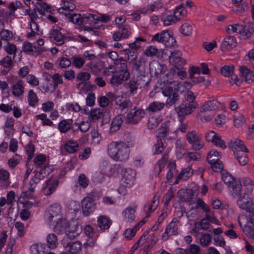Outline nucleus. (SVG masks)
Returning <instances> with one entry per match:
<instances>
[{"instance_id": "obj_1", "label": "nucleus", "mask_w": 254, "mask_h": 254, "mask_svg": "<svg viewBox=\"0 0 254 254\" xmlns=\"http://www.w3.org/2000/svg\"><path fill=\"white\" fill-rule=\"evenodd\" d=\"M129 144L122 141H112L108 146L107 152L113 160L117 161L127 160L129 155Z\"/></svg>"}, {"instance_id": "obj_2", "label": "nucleus", "mask_w": 254, "mask_h": 254, "mask_svg": "<svg viewBox=\"0 0 254 254\" xmlns=\"http://www.w3.org/2000/svg\"><path fill=\"white\" fill-rule=\"evenodd\" d=\"M181 83H177L172 86L165 87L162 90V94L164 96L168 97L166 102L167 106H171L175 104L179 100V90Z\"/></svg>"}, {"instance_id": "obj_3", "label": "nucleus", "mask_w": 254, "mask_h": 254, "mask_svg": "<svg viewBox=\"0 0 254 254\" xmlns=\"http://www.w3.org/2000/svg\"><path fill=\"white\" fill-rule=\"evenodd\" d=\"M151 42L162 43L167 47H173L176 43L172 32L169 30H163L156 34L152 37Z\"/></svg>"}, {"instance_id": "obj_4", "label": "nucleus", "mask_w": 254, "mask_h": 254, "mask_svg": "<svg viewBox=\"0 0 254 254\" xmlns=\"http://www.w3.org/2000/svg\"><path fill=\"white\" fill-rule=\"evenodd\" d=\"M62 207L59 204L54 203L51 205L44 215L45 221L51 224L52 222H57L62 219Z\"/></svg>"}, {"instance_id": "obj_5", "label": "nucleus", "mask_w": 254, "mask_h": 254, "mask_svg": "<svg viewBox=\"0 0 254 254\" xmlns=\"http://www.w3.org/2000/svg\"><path fill=\"white\" fill-rule=\"evenodd\" d=\"M145 112L142 109H137V107L130 109L129 112L127 115L126 122L132 124H137L144 116Z\"/></svg>"}, {"instance_id": "obj_6", "label": "nucleus", "mask_w": 254, "mask_h": 254, "mask_svg": "<svg viewBox=\"0 0 254 254\" xmlns=\"http://www.w3.org/2000/svg\"><path fill=\"white\" fill-rule=\"evenodd\" d=\"M81 206L83 215L88 216L95 209L96 203L91 196L87 195L82 199Z\"/></svg>"}, {"instance_id": "obj_7", "label": "nucleus", "mask_w": 254, "mask_h": 254, "mask_svg": "<svg viewBox=\"0 0 254 254\" xmlns=\"http://www.w3.org/2000/svg\"><path fill=\"white\" fill-rule=\"evenodd\" d=\"M197 106V103H183L181 104L176 108L180 120L183 119L186 116L191 114Z\"/></svg>"}, {"instance_id": "obj_8", "label": "nucleus", "mask_w": 254, "mask_h": 254, "mask_svg": "<svg viewBox=\"0 0 254 254\" xmlns=\"http://www.w3.org/2000/svg\"><path fill=\"white\" fill-rule=\"evenodd\" d=\"M179 220L177 218H174L172 221L167 226L165 232L162 235V239L167 241L169 238L173 235L178 234Z\"/></svg>"}, {"instance_id": "obj_9", "label": "nucleus", "mask_w": 254, "mask_h": 254, "mask_svg": "<svg viewBox=\"0 0 254 254\" xmlns=\"http://www.w3.org/2000/svg\"><path fill=\"white\" fill-rule=\"evenodd\" d=\"M136 172L131 169H124L122 170V183L125 187H131L134 183Z\"/></svg>"}, {"instance_id": "obj_10", "label": "nucleus", "mask_w": 254, "mask_h": 254, "mask_svg": "<svg viewBox=\"0 0 254 254\" xmlns=\"http://www.w3.org/2000/svg\"><path fill=\"white\" fill-rule=\"evenodd\" d=\"M244 195L240 196L237 200L239 207L247 212H251L254 209L253 203L247 192H243Z\"/></svg>"}, {"instance_id": "obj_11", "label": "nucleus", "mask_w": 254, "mask_h": 254, "mask_svg": "<svg viewBox=\"0 0 254 254\" xmlns=\"http://www.w3.org/2000/svg\"><path fill=\"white\" fill-rule=\"evenodd\" d=\"M84 17L87 19H89L90 24L92 23L94 24V28L95 29L99 28V26L95 25V24H96L98 21H102L106 23L108 22L111 18L109 15L104 14H99L97 15L88 13L84 14Z\"/></svg>"}, {"instance_id": "obj_12", "label": "nucleus", "mask_w": 254, "mask_h": 254, "mask_svg": "<svg viewBox=\"0 0 254 254\" xmlns=\"http://www.w3.org/2000/svg\"><path fill=\"white\" fill-rule=\"evenodd\" d=\"M237 45V42L236 38L231 36H228L222 42L220 49L223 52H227L235 48Z\"/></svg>"}, {"instance_id": "obj_13", "label": "nucleus", "mask_w": 254, "mask_h": 254, "mask_svg": "<svg viewBox=\"0 0 254 254\" xmlns=\"http://www.w3.org/2000/svg\"><path fill=\"white\" fill-rule=\"evenodd\" d=\"M59 184L57 180L50 178L45 182V186L43 187V191L44 194L49 195L55 191Z\"/></svg>"}, {"instance_id": "obj_14", "label": "nucleus", "mask_w": 254, "mask_h": 254, "mask_svg": "<svg viewBox=\"0 0 254 254\" xmlns=\"http://www.w3.org/2000/svg\"><path fill=\"white\" fill-rule=\"evenodd\" d=\"M70 226L66 220L61 219L59 221L56 223L54 227V231L58 234L65 233L68 234V231Z\"/></svg>"}, {"instance_id": "obj_15", "label": "nucleus", "mask_w": 254, "mask_h": 254, "mask_svg": "<svg viewBox=\"0 0 254 254\" xmlns=\"http://www.w3.org/2000/svg\"><path fill=\"white\" fill-rule=\"evenodd\" d=\"M182 53L179 51H174L171 53L169 56L170 61L172 62L175 65L182 66L186 64V61L181 58Z\"/></svg>"}, {"instance_id": "obj_16", "label": "nucleus", "mask_w": 254, "mask_h": 254, "mask_svg": "<svg viewBox=\"0 0 254 254\" xmlns=\"http://www.w3.org/2000/svg\"><path fill=\"white\" fill-rule=\"evenodd\" d=\"M49 38L53 39L58 46H61L64 43V36L58 29L51 30L49 33Z\"/></svg>"}, {"instance_id": "obj_17", "label": "nucleus", "mask_w": 254, "mask_h": 254, "mask_svg": "<svg viewBox=\"0 0 254 254\" xmlns=\"http://www.w3.org/2000/svg\"><path fill=\"white\" fill-rule=\"evenodd\" d=\"M68 19L69 21L78 25H80L82 23L90 24L89 19H87L84 17V14L81 16L80 14L71 13L70 15H68Z\"/></svg>"}, {"instance_id": "obj_18", "label": "nucleus", "mask_w": 254, "mask_h": 254, "mask_svg": "<svg viewBox=\"0 0 254 254\" xmlns=\"http://www.w3.org/2000/svg\"><path fill=\"white\" fill-rule=\"evenodd\" d=\"M145 64L146 61L144 58L140 57L134 62L133 69L138 71L140 72V75H142L144 77L145 73Z\"/></svg>"}, {"instance_id": "obj_19", "label": "nucleus", "mask_w": 254, "mask_h": 254, "mask_svg": "<svg viewBox=\"0 0 254 254\" xmlns=\"http://www.w3.org/2000/svg\"><path fill=\"white\" fill-rule=\"evenodd\" d=\"M66 251L72 254H76L81 250L82 244L79 241L67 243L64 246Z\"/></svg>"}, {"instance_id": "obj_20", "label": "nucleus", "mask_w": 254, "mask_h": 254, "mask_svg": "<svg viewBox=\"0 0 254 254\" xmlns=\"http://www.w3.org/2000/svg\"><path fill=\"white\" fill-rule=\"evenodd\" d=\"M164 51V50L162 49H158L155 46H150L146 48L144 51V54L148 57L156 56L157 57H162Z\"/></svg>"}, {"instance_id": "obj_21", "label": "nucleus", "mask_w": 254, "mask_h": 254, "mask_svg": "<svg viewBox=\"0 0 254 254\" xmlns=\"http://www.w3.org/2000/svg\"><path fill=\"white\" fill-rule=\"evenodd\" d=\"M82 227L80 225L78 224H73L70 226V228L69 227L66 236L69 239H74L82 232Z\"/></svg>"}, {"instance_id": "obj_22", "label": "nucleus", "mask_w": 254, "mask_h": 254, "mask_svg": "<svg viewBox=\"0 0 254 254\" xmlns=\"http://www.w3.org/2000/svg\"><path fill=\"white\" fill-rule=\"evenodd\" d=\"M135 210L131 207H129L125 209L123 212V215L125 221L131 223L135 219Z\"/></svg>"}, {"instance_id": "obj_23", "label": "nucleus", "mask_w": 254, "mask_h": 254, "mask_svg": "<svg viewBox=\"0 0 254 254\" xmlns=\"http://www.w3.org/2000/svg\"><path fill=\"white\" fill-rule=\"evenodd\" d=\"M111 220L105 216H100L98 219V225L101 230H106L109 228L111 225Z\"/></svg>"}, {"instance_id": "obj_24", "label": "nucleus", "mask_w": 254, "mask_h": 254, "mask_svg": "<svg viewBox=\"0 0 254 254\" xmlns=\"http://www.w3.org/2000/svg\"><path fill=\"white\" fill-rule=\"evenodd\" d=\"M165 106V103L159 101H154L150 103L146 108L148 112L154 113L161 111Z\"/></svg>"}, {"instance_id": "obj_25", "label": "nucleus", "mask_w": 254, "mask_h": 254, "mask_svg": "<svg viewBox=\"0 0 254 254\" xmlns=\"http://www.w3.org/2000/svg\"><path fill=\"white\" fill-rule=\"evenodd\" d=\"M220 103L216 100H211L207 102L202 106L200 112L214 110L218 108Z\"/></svg>"}, {"instance_id": "obj_26", "label": "nucleus", "mask_w": 254, "mask_h": 254, "mask_svg": "<svg viewBox=\"0 0 254 254\" xmlns=\"http://www.w3.org/2000/svg\"><path fill=\"white\" fill-rule=\"evenodd\" d=\"M166 146L165 140H162V138L157 139V142L153 146V154H159L161 153Z\"/></svg>"}, {"instance_id": "obj_27", "label": "nucleus", "mask_w": 254, "mask_h": 254, "mask_svg": "<svg viewBox=\"0 0 254 254\" xmlns=\"http://www.w3.org/2000/svg\"><path fill=\"white\" fill-rule=\"evenodd\" d=\"M12 94L15 96H19L24 92L23 83L21 80H19L12 86Z\"/></svg>"}, {"instance_id": "obj_28", "label": "nucleus", "mask_w": 254, "mask_h": 254, "mask_svg": "<svg viewBox=\"0 0 254 254\" xmlns=\"http://www.w3.org/2000/svg\"><path fill=\"white\" fill-rule=\"evenodd\" d=\"M123 118L122 116H118L113 119L110 127L111 132H115L120 129L123 122Z\"/></svg>"}, {"instance_id": "obj_29", "label": "nucleus", "mask_w": 254, "mask_h": 254, "mask_svg": "<svg viewBox=\"0 0 254 254\" xmlns=\"http://www.w3.org/2000/svg\"><path fill=\"white\" fill-rule=\"evenodd\" d=\"M168 159V152H165L162 158L158 161L154 167L156 172L159 174L162 168H163L167 162Z\"/></svg>"}, {"instance_id": "obj_30", "label": "nucleus", "mask_w": 254, "mask_h": 254, "mask_svg": "<svg viewBox=\"0 0 254 254\" xmlns=\"http://www.w3.org/2000/svg\"><path fill=\"white\" fill-rule=\"evenodd\" d=\"M46 241L48 247L51 249L57 248L58 245L57 237L53 233L50 234L47 236Z\"/></svg>"}, {"instance_id": "obj_31", "label": "nucleus", "mask_w": 254, "mask_h": 254, "mask_svg": "<svg viewBox=\"0 0 254 254\" xmlns=\"http://www.w3.org/2000/svg\"><path fill=\"white\" fill-rule=\"evenodd\" d=\"M244 29L242 30V35L245 38H248L254 32V23L249 22L245 26H243Z\"/></svg>"}, {"instance_id": "obj_32", "label": "nucleus", "mask_w": 254, "mask_h": 254, "mask_svg": "<svg viewBox=\"0 0 254 254\" xmlns=\"http://www.w3.org/2000/svg\"><path fill=\"white\" fill-rule=\"evenodd\" d=\"M168 124L169 123L167 122L164 123L157 130L158 134V137L159 138H162V140H165L164 138L167 136L169 132V127Z\"/></svg>"}, {"instance_id": "obj_33", "label": "nucleus", "mask_w": 254, "mask_h": 254, "mask_svg": "<svg viewBox=\"0 0 254 254\" xmlns=\"http://www.w3.org/2000/svg\"><path fill=\"white\" fill-rule=\"evenodd\" d=\"M247 153L236 151V153H234L240 165L244 166L248 163V158Z\"/></svg>"}, {"instance_id": "obj_34", "label": "nucleus", "mask_w": 254, "mask_h": 254, "mask_svg": "<svg viewBox=\"0 0 254 254\" xmlns=\"http://www.w3.org/2000/svg\"><path fill=\"white\" fill-rule=\"evenodd\" d=\"M164 68V65L157 62L153 63L150 66L151 71L154 72L155 75H159L163 73Z\"/></svg>"}, {"instance_id": "obj_35", "label": "nucleus", "mask_w": 254, "mask_h": 254, "mask_svg": "<svg viewBox=\"0 0 254 254\" xmlns=\"http://www.w3.org/2000/svg\"><path fill=\"white\" fill-rule=\"evenodd\" d=\"M231 187L233 188V190L234 194L238 196L239 197L244 195L243 192L247 191L246 190H244L243 188L242 185L240 182H236L232 185Z\"/></svg>"}, {"instance_id": "obj_36", "label": "nucleus", "mask_w": 254, "mask_h": 254, "mask_svg": "<svg viewBox=\"0 0 254 254\" xmlns=\"http://www.w3.org/2000/svg\"><path fill=\"white\" fill-rule=\"evenodd\" d=\"M231 147L234 153H236V151H238L239 148H242L243 150H247V147L244 144L243 142L239 139H236L234 141L231 142Z\"/></svg>"}, {"instance_id": "obj_37", "label": "nucleus", "mask_w": 254, "mask_h": 254, "mask_svg": "<svg viewBox=\"0 0 254 254\" xmlns=\"http://www.w3.org/2000/svg\"><path fill=\"white\" fill-rule=\"evenodd\" d=\"M78 148V144L75 142L71 141H69L64 145L65 151L70 153H73L77 151Z\"/></svg>"}, {"instance_id": "obj_38", "label": "nucleus", "mask_w": 254, "mask_h": 254, "mask_svg": "<svg viewBox=\"0 0 254 254\" xmlns=\"http://www.w3.org/2000/svg\"><path fill=\"white\" fill-rule=\"evenodd\" d=\"M222 178L225 184L231 187L236 181L235 178L228 173H223L222 174Z\"/></svg>"}, {"instance_id": "obj_39", "label": "nucleus", "mask_w": 254, "mask_h": 254, "mask_svg": "<svg viewBox=\"0 0 254 254\" xmlns=\"http://www.w3.org/2000/svg\"><path fill=\"white\" fill-rule=\"evenodd\" d=\"M120 74L123 75V78L127 80L130 76V73L127 68V65L125 63H120L119 67Z\"/></svg>"}, {"instance_id": "obj_40", "label": "nucleus", "mask_w": 254, "mask_h": 254, "mask_svg": "<svg viewBox=\"0 0 254 254\" xmlns=\"http://www.w3.org/2000/svg\"><path fill=\"white\" fill-rule=\"evenodd\" d=\"M0 64L6 69H10L12 66L11 58L7 56L0 61Z\"/></svg>"}, {"instance_id": "obj_41", "label": "nucleus", "mask_w": 254, "mask_h": 254, "mask_svg": "<svg viewBox=\"0 0 254 254\" xmlns=\"http://www.w3.org/2000/svg\"><path fill=\"white\" fill-rule=\"evenodd\" d=\"M160 121V118L157 117L152 116L149 118L148 121V128L152 129L156 127L159 125Z\"/></svg>"}, {"instance_id": "obj_42", "label": "nucleus", "mask_w": 254, "mask_h": 254, "mask_svg": "<svg viewBox=\"0 0 254 254\" xmlns=\"http://www.w3.org/2000/svg\"><path fill=\"white\" fill-rule=\"evenodd\" d=\"M122 77H123V75L121 74L113 75L110 80L111 84L113 86H117L121 84L123 81L126 80L125 78Z\"/></svg>"}, {"instance_id": "obj_43", "label": "nucleus", "mask_w": 254, "mask_h": 254, "mask_svg": "<svg viewBox=\"0 0 254 254\" xmlns=\"http://www.w3.org/2000/svg\"><path fill=\"white\" fill-rule=\"evenodd\" d=\"M211 239L212 238L210 234H202L199 238L200 244L203 247H206L210 243Z\"/></svg>"}, {"instance_id": "obj_44", "label": "nucleus", "mask_w": 254, "mask_h": 254, "mask_svg": "<svg viewBox=\"0 0 254 254\" xmlns=\"http://www.w3.org/2000/svg\"><path fill=\"white\" fill-rule=\"evenodd\" d=\"M192 26L189 23H186L181 27V32L185 36H189L192 33Z\"/></svg>"}, {"instance_id": "obj_45", "label": "nucleus", "mask_w": 254, "mask_h": 254, "mask_svg": "<svg viewBox=\"0 0 254 254\" xmlns=\"http://www.w3.org/2000/svg\"><path fill=\"white\" fill-rule=\"evenodd\" d=\"M43 249L44 247L42 245L34 244L30 248L32 254H45Z\"/></svg>"}, {"instance_id": "obj_46", "label": "nucleus", "mask_w": 254, "mask_h": 254, "mask_svg": "<svg viewBox=\"0 0 254 254\" xmlns=\"http://www.w3.org/2000/svg\"><path fill=\"white\" fill-rule=\"evenodd\" d=\"M138 81V80L131 79L127 83L130 94H134V92L137 89L138 86L140 84Z\"/></svg>"}, {"instance_id": "obj_47", "label": "nucleus", "mask_w": 254, "mask_h": 254, "mask_svg": "<svg viewBox=\"0 0 254 254\" xmlns=\"http://www.w3.org/2000/svg\"><path fill=\"white\" fill-rule=\"evenodd\" d=\"M28 99L29 105L32 107L35 106L38 102L36 95L32 90L29 91Z\"/></svg>"}, {"instance_id": "obj_48", "label": "nucleus", "mask_w": 254, "mask_h": 254, "mask_svg": "<svg viewBox=\"0 0 254 254\" xmlns=\"http://www.w3.org/2000/svg\"><path fill=\"white\" fill-rule=\"evenodd\" d=\"M23 51L25 53L31 54L33 52H37V49L36 47L33 46L30 42H25L23 45Z\"/></svg>"}, {"instance_id": "obj_49", "label": "nucleus", "mask_w": 254, "mask_h": 254, "mask_svg": "<svg viewBox=\"0 0 254 254\" xmlns=\"http://www.w3.org/2000/svg\"><path fill=\"white\" fill-rule=\"evenodd\" d=\"M234 68L233 65H224L221 68V73L224 76L229 77L233 73Z\"/></svg>"}, {"instance_id": "obj_50", "label": "nucleus", "mask_w": 254, "mask_h": 254, "mask_svg": "<svg viewBox=\"0 0 254 254\" xmlns=\"http://www.w3.org/2000/svg\"><path fill=\"white\" fill-rule=\"evenodd\" d=\"M70 127L69 124L66 120L61 121L58 125V128L61 132H66Z\"/></svg>"}, {"instance_id": "obj_51", "label": "nucleus", "mask_w": 254, "mask_h": 254, "mask_svg": "<svg viewBox=\"0 0 254 254\" xmlns=\"http://www.w3.org/2000/svg\"><path fill=\"white\" fill-rule=\"evenodd\" d=\"M103 115V111L101 109H95L91 111L90 117L92 120H98Z\"/></svg>"}, {"instance_id": "obj_52", "label": "nucleus", "mask_w": 254, "mask_h": 254, "mask_svg": "<svg viewBox=\"0 0 254 254\" xmlns=\"http://www.w3.org/2000/svg\"><path fill=\"white\" fill-rule=\"evenodd\" d=\"M119 108L122 111H125L126 109L130 108L132 109V103L129 100H124L122 101L119 104Z\"/></svg>"}, {"instance_id": "obj_53", "label": "nucleus", "mask_w": 254, "mask_h": 254, "mask_svg": "<svg viewBox=\"0 0 254 254\" xmlns=\"http://www.w3.org/2000/svg\"><path fill=\"white\" fill-rule=\"evenodd\" d=\"M1 38L3 40L9 41L12 39L13 37L12 32L9 30L3 29L0 33Z\"/></svg>"}, {"instance_id": "obj_54", "label": "nucleus", "mask_w": 254, "mask_h": 254, "mask_svg": "<svg viewBox=\"0 0 254 254\" xmlns=\"http://www.w3.org/2000/svg\"><path fill=\"white\" fill-rule=\"evenodd\" d=\"M120 32L123 38H127L130 34V28L127 25H121L119 27Z\"/></svg>"}, {"instance_id": "obj_55", "label": "nucleus", "mask_w": 254, "mask_h": 254, "mask_svg": "<svg viewBox=\"0 0 254 254\" xmlns=\"http://www.w3.org/2000/svg\"><path fill=\"white\" fill-rule=\"evenodd\" d=\"M199 138L200 137L197 135L195 130L189 132L187 135V140L190 144L193 143V142L195 141L196 139Z\"/></svg>"}, {"instance_id": "obj_56", "label": "nucleus", "mask_w": 254, "mask_h": 254, "mask_svg": "<svg viewBox=\"0 0 254 254\" xmlns=\"http://www.w3.org/2000/svg\"><path fill=\"white\" fill-rule=\"evenodd\" d=\"M187 250L190 254H200V248L198 245L193 244L188 246Z\"/></svg>"}, {"instance_id": "obj_57", "label": "nucleus", "mask_w": 254, "mask_h": 254, "mask_svg": "<svg viewBox=\"0 0 254 254\" xmlns=\"http://www.w3.org/2000/svg\"><path fill=\"white\" fill-rule=\"evenodd\" d=\"M245 122L244 117L240 114L235 116L234 119V125L236 127H239Z\"/></svg>"}, {"instance_id": "obj_58", "label": "nucleus", "mask_w": 254, "mask_h": 254, "mask_svg": "<svg viewBox=\"0 0 254 254\" xmlns=\"http://www.w3.org/2000/svg\"><path fill=\"white\" fill-rule=\"evenodd\" d=\"M78 182L80 186H81L83 188H86L89 184V180L86 177L85 175L83 174H82L79 175L78 177Z\"/></svg>"}, {"instance_id": "obj_59", "label": "nucleus", "mask_w": 254, "mask_h": 254, "mask_svg": "<svg viewBox=\"0 0 254 254\" xmlns=\"http://www.w3.org/2000/svg\"><path fill=\"white\" fill-rule=\"evenodd\" d=\"M210 164L213 171L215 172H220L223 168V164L220 160Z\"/></svg>"}, {"instance_id": "obj_60", "label": "nucleus", "mask_w": 254, "mask_h": 254, "mask_svg": "<svg viewBox=\"0 0 254 254\" xmlns=\"http://www.w3.org/2000/svg\"><path fill=\"white\" fill-rule=\"evenodd\" d=\"M212 143L215 145L219 146L222 149H225L226 148V145L225 143V142L222 139L221 137L218 134H217Z\"/></svg>"}, {"instance_id": "obj_61", "label": "nucleus", "mask_w": 254, "mask_h": 254, "mask_svg": "<svg viewBox=\"0 0 254 254\" xmlns=\"http://www.w3.org/2000/svg\"><path fill=\"white\" fill-rule=\"evenodd\" d=\"M195 98V96L191 91H188L185 94V99L188 103H197L196 102L194 101Z\"/></svg>"}, {"instance_id": "obj_62", "label": "nucleus", "mask_w": 254, "mask_h": 254, "mask_svg": "<svg viewBox=\"0 0 254 254\" xmlns=\"http://www.w3.org/2000/svg\"><path fill=\"white\" fill-rule=\"evenodd\" d=\"M21 159V157L19 155L16 154L15 155V157L13 156L12 158L8 160V164L9 167L14 168L19 163Z\"/></svg>"}, {"instance_id": "obj_63", "label": "nucleus", "mask_w": 254, "mask_h": 254, "mask_svg": "<svg viewBox=\"0 0 254 254\" xmlns=\"http://www.w3.org/2000/svg\"><path fill=\"white\" fill-rule=\"evenodd\" d=\"M176 16H173L172 15H168L166 17L163 19V21L164 25L169 26L173 23H175L177 19H176Z\"/></svg>"}, {"instance_id": "obj_64", "label": "nucleus", "mask_w": 254, "mask_h": 254, "mask_svg": "<svg viewBox=\"0 0 254 254\" xmlns=\"http://www.w3.org/2000/svg\"><path fill=\"white\" fill-rule=\"evenodd\" d=\"M136 233V230L135 228L132 229H127L125 231L124 235L125 238L128 240H130L132 239L133 237L134 236Z\"/></svg>"}]
</instances>
